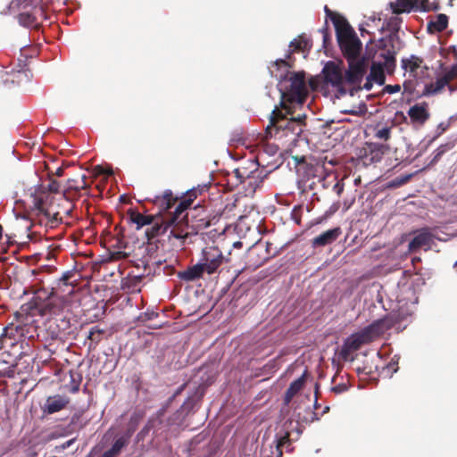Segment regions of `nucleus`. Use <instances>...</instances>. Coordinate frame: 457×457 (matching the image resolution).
I'll return each mask as SVG.
<instances>
[{
	"mask_svg": "<svg viewBox=\"0 0 457 457\" xmlns=\"http://www.w3.org/2000/svg\"><path fill=\"white\" fill-rule=\"evenodd\" d=\"M448 26V17L444 13L436 16L428 23L427 29L429 33H438L444 31Z\"/></svg>",
	"mask_w": 457,
	"mask_h": 457,
	"instance_id": "nucleus-29",
	"label": "nucleus"
},
{
	"mask_svg": "<svg viewBox=\"0 0 457 457\" xmlns=\"http://www.w3.org/2000/svg\"><path fill=\"white\" fill-rule=\"evenodd\" d=\"M308 375V371L305 370L303 375L298 378L297 379L294 380L287 389L284 396V403L285 404H289V403L292 401L293 397L303 389L306 377Z\"/></svg>",
	"mask_w": 457,
	"mask_h": 457,
	"instance_id": "nucleus-27",
	"label": "nucleus"
},
{
	"mask_svg": "<svg viewBox=\"0 0 457 457\" xmlns=\"http://www.w3.org/2000/svg\"><path fill=\"white\" fill-rule=\"evenodd\" d=\"M186 193L181 196H175L170 189H166L163 191L162 195H155L152 200V203L158 208L159 213L158 215H163L164 217H168L170 213V210L176 204H179L182 198L185 196Z\"/></svg>",
	"mask_w": 457,
	"mask_h": 457,
	"instance_id": "nucleus-14",
	"label": "nucleus"
},
{
	"mask_svg": "<svg viewBox=\"0 0 457 457\" xmlns=\"http://www.w3.org/2000/svg\"><path fill=\"white\" fill-rule=\"evenodd\" d=\"M449 85L446 79L443 76L436 79L435 82H431L425 86L423 90V96H433L439 94L445 88V86Z\"/></svg>",
	"mask_w": 457,
	"mask_h": 457,
	"instance_id": "nucleus-31",
	"label": "nucleus"
},
{
	"mask_svg": "<svg viewBox=\"0 0 457 457\" xmlns=\"http://www.w3.org/2000/svg\"><path fill=\"white\" fill-rule=\"evenodd\" d=\"M432 242V234L428 228H422L409 243L411 251L418 250L423 246L429 245Z\"/></svg>",
	"mask_w": 457,
	"mask_h": 457,
	"instance_id": "nucleus-26",
	"label": "nucleus"
},
{
	"mask_svg": "<svg viewBox=\"0 0 457 457\" xmlns=\"http://www.w3.org/2000/svg\"><path fill=\"white\" fill-rule=\"evenodd\" d=\"M345 341L349 345V347L353 349L354 352L359 350L363 345H366L365 341L361 337V335L358 332L352 334L345 339Z\"/></svg>",
	"mask_w": 457,
	"mask_h": 457,
	"instance_id": "nucleus-36",
	"label": "nucleus"
},
{
	"mask_svg": "<svg viewBox=\"0 0 457 457\" xmlns=\"http://www.w3.org/2000/svg\"><path fill=\"white\" fill-rule=\"evenodd\" d=\"M7 347L5 343L4 342V338L2 337V335H0V350L4 349Z\"/></svg>",
	"mask_w": 457,
	"mask_h": 457,
	"instance_id": "nucleus-55",
	"label": "nucleus"
},
{
	"mask_svg": "<svg viewBox=\"0 0 457 457\" xmlns=\"http://www.w3.org/2000/svg\"><path fill=\"white\" fill-rule=\"evenodd\" d=\"M403 87L406 91L410 90L406 82L403 83Z\"/></svg>",
	"mask_w": 457,
	"mask_h": 457,
	"instance_id": "nucleus-59",
	"label": "nucleus"
},
{
	"mask_svg": "<svg viewBox=\"0 0 457 457\" xmlns=\"http://www.w3.org/2000/svg\"><path fill=\"white\" fill-rule=\"evenodd\" d=\"M26 76V72L25 71H18L15 74V78L20 81L21 79L22 76Z\"/></svg>",
	"mask_w": 457,
	"mask_h": 457,
	"instance_id": "nucleus-53",
	"label": "nucleus"
},
{
	"mask_svg": "<svg viewBox=\"0 0 457 457\" xmlns=\"http://www.w3.org/2000/svg\"><path fill=\"white\" fill-rule=\"evenodd\" d=\"M131 434L132 433L129 430L127 433L118 437L112 444V447L109 450L105 451L99 457L118 456L121 453L122 449L125 448L129 444Z\"/></svg>",
	"mask_w": 457,
	"mask_h": 457,
	"instance_id": "nucleus-25",
	"label": "nucleus"
},
{
	"mask_svg": "<svg viewBox=\"0 0 457 457\" xmlns=\"http://www.w3.org/2000/svg\"><path fill=\"white\" fill-rule=\"evenodd\" d=\"M297 408L295 409L293 416L297 420L298 422H306L308 419L305 416H303L300 411L296 412Z\"/></svg>",
	"mask_w": 457,
	"mask_h": 457,
	"instance_id": "nucleus-48",
	"label": "nucleus"
},
{
	"mask_svg": "<svg viewBox=\"0 0 457 457\" xmlns=\"http://www.w3.org/2000/svg\"><path fill=\"white\" fill-rule=\"evenodd\" d=\"M141 262H142V265L144 266L145 270L149 264L147 262H145V261H141Z\"/></svg>",
	"mask_w": 457,
	"mask_h": 457,
	"instance_id": "nucleus-56",
	"label": "nucleus"
},
{
	"mask_svg": "<svg viewBox=\"0 0 457 457\" xmlns=\"http://www.w3.org/2000/svg\"><path fill=\"white\" fill-rule=\"evenodd\" d=\"M342 234L339 227L328 229L320 235L315 237L312 240V247H322L333 244Z\"/></svg>",
	"mask_w": 457,
	"mask_h": 457,
	"instance_id": "nucleus-21",
	"label": "nucleus"
},
{
	"mask_svg": "<svg viewBox=\"0 0 457 457\" xmlns=\"http://www.w3.org/2000/svg\"><path fill=\"white\" fill-rule=\"evenodd\" d=\"M64 305L65 301L62 297L51 295L46 299H43L37 293L29 302L21 306V310L32 315H58L63 310Z\"/></svg>",
	"mask_w": 457,
	"mask_h": 457,
	"instance_id": "nucleus-4",
	"label": "nucleus"
},
{
	"mask_svg": "<svg viewBox=\"0 0 457 457\" xmlns=\"http://www.w3.org/2000/svg\"><path fill=\"white\" fill-rule=\"evenodd\" d=\"M33 209L37 212L38 216L44 217L47 221L46 225L54 228L62 220L59 211L55 210L53 203H49V195L33 196Z\"/></svg>",
	"mask_w": 457,
	"mask_h": 457,
	"instance_id": "nucleus-8",
	"label": "nucleus"
},
{
	"mask_svg": "<svg viewBox=\"0 0 457 457\" xmlns=\"http://www.w3.org/2000/svg\"><path fill=\"white\" fill-rule=\"evenodd\" d=\"M348 68L345 72V83L354 89L362 87L361 82L369 68V59L361 56L360 59L347 61Z\"/></svg>",
	"mask_w": 457,
	"mask_h": 457,
	"instance_id": "nucleus-7",
	"label": "nucleus"
},
{
	"mask_svg": "<svg viewBox=\"0 0 457 457\" xmlns=\"http://www.w3.org/2000/svg\"><path fill=\"white\" fill-rule=\"evenodd\" d=\"M251 170L245 166H241L234 170L233 173L237 179V184L245 183Z\"/></svg>",
	"mask_w": 457,
	"mask_h": 457,
	"instance_id": "nucleus-37",
	"label": "nucleus"
},
{
	"mask_svg": "<svg viewBox=\"0 0 457 457\" xmlns=\"http://www.w3.org/2000/svg\"><path fill=\"white\" fill-rule=\"evenodd\" d=\"M338 46L346 61L360 59L362 44L349 23L336 30Z\"/></svg>",
	"mask_w": 457,
	"mask_h": 457,
	"instance_id": "nucleus-5",
	"label": "nucleus"
},
{
	"mask_svg": "<svg viewBox=\"0 0 457 457\" xmlns=\"http://www.w3.org/2000/svg\"><path fill=\"white\" fill-rule=\"evenodd\" d=\"M292 67L285 59H278L269 67L271 77L277 78L281 94L280 107L274 108L270 115V123L265 129V138L280 142L283 145L295 143L303 131L305 115L287 118L292 114V104H302L307 96L304 72H291Z\"/></svg>",
	"mask_w": 457,
	"mask_h": 457,
	"instance_id": "nucleus-1",
	"label": "nucleus"
},
{
	"mask_svg": "<svg viewBox=\"0 0 457 457\" xmlns=\"http://www.w3.org/2000/svg\"><path fill=\"white\" fill-rule=\"evenodd\" d=\"M393 126L394 124L392 126L382 125L380 123L377 124L374 128V137L384 141H388L391 138Z\"/></svg>",
	"mask_w": 457,
	"mask_h": 457,
	"instance_id": "nucleus-35",
	"label": "nucleus"
},
{
	"mask_svg": "<svg viewBox=\"0 0 457 457\" xmlns=\"http://www.w3.org/2000/svg\"><path fill=\"white\" fill-rule=\"evenodd\" d=\"M322 73L325 81L331 84L333 87H340L345 85V75L340 67L334 62H328L322 70Z\"/></svg>",
	"mask_w": 457,
	"mask_h": 457,
	"instance_id": "nucleus-17",
	"label": "nucleus"
},
{
	"mask_svg": "<svg viewBox=\"0 0 457 457\" xmlns=\"http://www.w3.org/2000/svg\"><path fill=\"white\" fill-rule=\"evenodd\" d=\"M427 4V0H396V2H390L389 4L392 12L396 15L410 12L413 10L426 11Z\"/></svg>",
	"mask_w": 457,
	"mask_h": 457,
	"instance_id": "nucleus-15",
	"label": "nucleus"
},
{
	"mask_svg": "<svg viewBox=\"0 0 457 457\" xmlns=\"http://www.w3.org/2000/svg\"><path fill=\"white\" fill-rule=\"evenodd\" d=\"M360 30H361V35L362 37L364 36V33H368V31L366 29H364L363 28H361Z\"/></svg>",
	"mask_w": 457,
	"mask_h": 457,
	"instance_id": "nucleus-57",
	"label": "nucleus"
},
{
	"mask_svg": "<svg viewBox=\"0 0 457 457\" xmlns=\"http://www.w3.org/2000/svg\"><path fill=\"white\" fill-rule=\"evenodd\" d=\"M87 180V177L85 174H81L77 178L69 179L63 193L65 198L72 201L83 195H88L90 185Z\"/></svg>",
	"mask_w": 457,
	"mask_h": 457,
	"instance_id": "nucleus-12",
	"label": "nucleus"
},
{
	"mask_svg": "<svg viewBox=\"0 0 457 457\" xmlns=\"http://www.w3.org/2000/svg\"><path fill=\"white\" fill-rule=\"evenodd\" d=\"M396 114H400L403 119H405V117H404V115H403V112H398Z\"/></svg>",
	"mask_w": 457,
	"mask_h": 457,
	"instance_id": "nucleus-61",
	"label": "nucleus"
},
{
	"mask_svg": "<svg viewBox=\"0 0 457 457\" xmlns=\"http://www.w3.org/2000/svg\"><path fill=\"white\" fill-rule=\"evenodd\" d=\"M291 446L290 433L285 432L283 435L277 436L276 439V456L282 457L283 448L287 450Z\"/></svg>",
	"mask_w": 457,
	"mask_h": 457,
	"instance_id": "nucleus-33",
	"label": "nucleus"
},
{
	"mask_svg": "<svg viewBox=\"0 0 457 457\" xmlns=\"http://www.w3.org/2000/svg\"><path fill=\"white\" fill-rule=\"evenodd\" d=\"M224 256L219 247L214 245L205 246L202 251L200 262L208 274H213L223 263Z\"/></svg>",
	"mask_w": 457,
	"mask_h": 457,
	"instance_id": "nucleus-11",
	"label": "nucleus"
},
{
	"mask_svg": "<svg viewBox=\"0 0 457 457\" xmlns=\"http://www.w3.org/2000/svg\"><path fill=\"white\" fill-rule=\"evenodd\" d=\"M401 90V86L399 84L395 85H386L384 88V91L387 94H395Z\"/></svg>",
	"mask_w": 457,
	"mask_h": 457,
	"instance_id": "nucleus-43",
	"label": "nucleus"
},
{
	"mask_svg": "<svg viewBox=\"0 0 457 457\" xmlns=\"http://www.w3.org/2000/svg\"><path fill=\"white\" fill-rule=\"evenodd\" d=\"M411 177H412V174H406L403 176L397 177L392 180L391 184L393 187H401V186L406 184L407 182H409L410 179H411Z\"/></svg>",
	"mask_w": 457,
	"mask_h": 457,
	"instance_id": "nucleus-41",
	"label": "nucleus"
},
{
	"mask_svg": "<svg viewBox=\"0 0 457 457\" xmlns=\"http://www.w3.org/2000/svg\"><path fill=\"white\" fill-rule=\"evenodd\" d=\"M301 206L295 207L292 211V218L295 221L296 224H301Z\"/></svg>",
	"mask_w": 457,
	"mask_h": 457,
	"instance_id": "nucleus-44",
	"label": "nucleus"
},
{
	"mask_svg": "<svg viewBox=\"0 0 457 457\" xmlns=\"http://www.w3.org/2000/svg\"><path fill=\"white\" fill-rule=\"evenodd\" d=\"M49 0H13L12 7L21 9L18 15L19 23L24 27L38 29L41 22L46 19V5Z\"/></svg>",
	"mask_w": 457,
	"mask_h": 457,
	"instance_id": "nucleus-3",
	"label": "nucleus"
},
{
	"mask_svg": "<svg viewBox=\"0 0 457 457\" xmlns=\"http://www.w3.org/2000/svg\"><path fill=\"white\" fill-rule=\"evenodd\" d=\"M320 32L323 36V43L326 46L327 42L329 40V33L328 28H323L320 29Z\"/></svg>",
	"mask_w": 457,
	"mask_h": 457,
	"instance_id": "nucleus-49",
	"label": "nucleus"
},
{
	"mask_svg": "<svg viewBox=\"0 0 457 457\" xmlns=\"http://www.w3.org/2000/svg\"><path fill=\"white\" fill-rule=\"evenodd\" d=\"M402 68L410 73V76L413 78H417L419 75L418 71L420 69H428L426 64H424V60L421 57L411 54L408 58H403L401 61Z\"/></svg>",
	"mask_w": 457,
	"mask_h": 457,
	"instance_id": "nucleus-22",
	"label": "nucleus"
},
{
	"mask_svg": "<svg viewBox=\"0 0 457 457\" xmlns=\"http://www.w3.org/2000/svg\"><path fill=\"white\" fill-rule=\"evenodd\" d=\"M71 442H72V440L68 441V442L63 445V447L65 448V447L70 446V445H71Z\"/></svg>",
	"mask_w": 457,
	"mask_h": 457,
	"instance_id": "nucleus-58",
	"label": "nucleus"
},
{
	"mask_svg": "<svg viewBox=\"0 0 457 457\" xmlns=\"http://www.w3.org/2000/svg\"><path fill=\"white\" fill-rule=\"evenodd\" d=\"M444 79H446L449 84L453 79L457 78V64L453 65L449 70L445 71L442 75Z\"/></svg>",
	"mask_w": 457,
	"mask_h": 457,
	"instance_id": "nucleus-40",
	"label": "nucleus"
},
{
	"mask_svg": "<svg viewBox=\"0 0 457 457\" xmlns=\"http://www.w3.org/2000/svg\"><path fill=\"white\" fill-rule=\"evenodd\" d=\"M447 52L449 54H452L453 59L457 61V47L455 46H450L447 48Z\"/></svg>",
	"mask_w": 457,
	"mask_h": 457,
	"instance_id": "nucleus-50",
	"label": "nucleus"
},
{
	"mask_svg": "<svg viewBox=\"0 0 457 457\" xmlns=\"http://www.w3.org/2000/svg\"><path fill=\"white\" fill-rule=\"evenodd\" d=\"M251 174L247 177L245 183H246V190L254 193L258 188L262 186L264 179L268 177L270 171H266L264 169H254L250 171Z\"/></svg>",
	"mask_w": 457,
	"mask_h": 457,
	"instance_id": "nucleus-23",
	"label": "nucleus"
},
{
	"mask_svg": "<svg viewBox=\"0 0 457 457\" xmlns=\"http://www.w3.org/2000/svg\"><path fill=\"white\" fill-rule=\"evenodd\" d=\"M408 115L411 123L423 125L429 118L430 113L427 103H420L410 107Z\"/></svg>",
	"mask_w": 457,
	"mask_h": 457,
	"instance_id": "nucleus-18",
	"label": "nucleus"
},
{
	"mask_svg": "<svg viewBox=\"0 0 457 457\" xmlns=\"http://www.w3.org/2000/svg\"><path fill=\"white\" fill-rule=\"evenodd\" d=\"M353 352H354L353 349H351L349 347V345L347 344V342L345 340L343 345H342V346H341V349L338 352V356L344 361H349V360H353V358H351V354Z\"/></svg>",
	"mask_w": 457,
	"mask_h": 457,
	"instance_id": "nucleus-38",
	"label": "nucleus"
},
{
	"mask_svg": "<svg viewBox=\"0 0 457 457\" xmlns=\"http://www.w3.org/2000/svg\"><path fill=\"white\" fill-rule=\"evenodd\" d=\"M149 428L147 427L144 428L138 434H137V437H142L144 436L147 432H148Z\"/></svg>",
	"mask_w": 457,
	"mask_h": 457,
	"instance_id": "nucleus-54",
	"label": "nucleus"
},
{
	"mask_svg": "<svg viewBox=\"0 0 457 457\" xmlns=\"http://www.w3.org/2000/svg\"><path fill=\"white\" fill-rule=\"evenodd\" d=\"M348 389V386L345 383H339L332 387V391L336 394H341L345 392Z\"/></svg>",
	"mask_w": 457,
	"mask_h": 457,
	"instance_id": "nucleus-45",
	"label": "nucleus"
},
{
	"mask_svg": "<svg viewBox=\"0 0 457 457\" xmlns=\"http://www.w3.org/2000/svg\"><path fill=\"white\" fill-rule=\"evenodd\" d=\"M69 403V397L61 395H55L47 397L42 409L44 413L53 414L65 409Z\"/></svg>",
	"mask_w": 457,
	"mask_h": 457,
	"instance_id": "nucleus-19",
	"label": "nucleus"
},
{
	"mask_svg": "<svg viewBox=\"0 0 457 457\" xmlns=\"http://www.w3.org/2000/svg\"><path fill=\"white\" fill-rule=\"evenodd\" d=\"M324 11L326 12L327 18H329L333 22L336 30L349 23L344 16L331 11L327 5L325 6Z\"/></svg>",
	"mask_w": 457,
	"mask_h": 457,
	"instance_id": "nucleus-34",
	"label": "nucleus"
},
{
	"mask_svg": "<svg viewBox=\"0 0 457 457\" xmlns=\"http://www.w3.org/2000/svg\"><path fill=\"white\" fill-rule=\"evenodd\" d=\"M389 145L366 142L364 145L360 149L358 157L362 161L365 165L378 162L382 160L384 154L388 152Z\"/></svg>",
	"mask_w": 457,
	"mask_h": 457,
	"instance_id": "nucleus-9",
	"label": "nucleus"
},
{
	"mask_svg": "<svg viewBox=\"0 0 457 457\" xmlns=\"http://www.w3.org/2000/svg\"><path fill=\"white\" fill-rule=\"evenodd\" d=\"M145 274H142V275L137 276V278L138 279H141V278H142L143 277H145Z\"/></svg>",
	"mask_w": 457,
	"mask_h": 457,
	"instance_id": "nucleus-60",
	"label": "nucleus"
},
{
	"mask_svg": "<svg viewBox=\"0 0 457 457\" xmlns=\"http://www.w3.org/2000/svg\"><path fill=\"white\" fill-rule=\"evenodd\" d=\"M384 58V62H373L369 75L366 77L365 82L362 85L363 89L368 91L371 90L373 83L384 85L386 81L385 68L389 70L395 66V52L387 50L386 54H381Z\"/></svg>",
	"mask_w": 457,
	"mask_h": 457,
	"instance_id": "nucleus-6",
	"label": "nucleus"
},
{
	"mask_svg": "<svg viewBox=\"0 0 457 457\" xmlns=\"http://www.w3.org/2000/svg\"><path fill=\"white\" fill-rule=\"evenodd\" d=\"M312 46V41L307 38L304 35L299 36L297 38L292 40L289 44L288 54L286 55V61L289 63L290 62H294L292 60V54L295 53H308Z\"/></svg>",
	"mask_w": 457,
	"mask_h": 457,
	"instance_id": "nucleus-20",
	"label": "nucleus"
},
{
	"mask_svg": "<svg viewBox=\"0 0 457 457\" xmlns=\"http://www.w3.org/2000/svg\"><path fill=\"white\" fill-rule=\"evenodd\" d=\"M60 185L57 181L52 180L48 185V190L52 193H57L59 191Z\"/></svg>",
	"mask_w": 457,
	"mask_h": 457,
	"instance_id": "nucleus-46",
	"label": "nucleus"
},
{
	"mask_svg": "<svg viewBox=\"0 0 457 457\" xmlns=\"http://www.w3.org/2000/svg\"><path fill=\"white\" fill-rule=\"evenodd\" d=\"M450 149L448 145H441L438 148H436L433 153V158L430 162V164L436 163L442 157V155Z\"/></svg>",
	"mask_w": 457,
	"mask_h": 457,
	"instance_id": "nucleus-39",
	"label": "nucleus"
},
{
	"mask_svg": "<svg viewBox=\"0 0 457 457\" xmlns=\"http://www.w3.org/2000/svg\"><path fill=\"white\" fill-rule=\"evenodd\" d=\"M453 267L457 268V261L454 262Z\"/></svg>",
	"mask_w": 457,
	"mask_h": 457,
	"instance_id": "nucleus-63",
	"label": "nucleus"
},
{
	"mask_svg": "<svg viewBox=\"0 0 457 457\" xmlns=\"http://www.w3.org/2000/svg\"><path fill=\"white\" fill-rule=\"evenodd\" d=\"M106 330L101 328L99 326H94L90 328L87 339L89 340L88 349L94 350L98 344L103 340L104 335Z\"/></svg>",
	"mask_w": 457,
	"mask_h": 457,
	"instance_id": "nucleus-30",
	"label": "nucleus"
},
{
	"mask_svg": "<svg viewBox=\"0 0 457 457\" xmlns=\"http://www.w3.org/2000/svg\"><path fill=\"white\" fill-rule=\"evenodd\" d=\"M271 246L272 244L269 242H259L253 245L246 255L249 267L257 269L265 263L272 256Z\"/></svg>",
	"mask_w": 457,
	"mask_h": 457,
	"instance_id": "nucleus-10",
	"label": "nucleus"
},
{
	"mask_svg": "<svg viewBox=\"0 0 457 457\" xmlns=\"http://www.w3.org/2000/svg\"><path fill=\"white\" fill-rule=\"evenodd\" d=\"M128 214L131 222L137 225V229L148 226L154 221V216L152 214H143L136 210L129 209Z\"/></svg>",
	"mask_w": 457,
	"mask_h": 457,
	"instance_id": "nucleus-28",
	"label": "nucleus"
},
{
	"mask_svg": "<svg viewBox=\"0 0 457 457\" xmlns=\"http://www.w3.org/2000/svg\"><path fill=\"white\" fill-rule=\"evenodd\" d=\"M199 193L200 190L197 188H192L187 191L185 196L175 207L173 213H170L168 217L158 214L155 215L154 221L148 225L149 228L145 230L147 239L151 240L163 235L169 228H172L170 237L182 239L184 242L189 235V233L186 231L187 228V210L196 199Z\"/></svg>",
	"mask_w": 457,
	"mask_h": 457,
	"instance_id": "nucleus-2",
	"label": "nucleus"
},
{
	"mask_svg": "<svg viewBox=\"0 0 457 457\" xmlns=\"http://www.w3.org/2000/svg\"><path fill=\"white\" fill-rule=\"evenodd\" d=\"M398 360H395V356L385 366L383 369H386L388 372L395 373L398 370Z\"/></svg>",
	"mask_w": 457,
	"mask_h": 457,
	"instance_id": "nucleus-42",
	"label": "nucleus"
},
{
	"mask_svg": "<svg viewBox=\"0 0 457 457\" xmlns=\"http://www.w3.org/2000/svg\"><path fill=\"white\" fill-rule=\"evenodd\" d=\"M27 328L24 325L10 323L3 328L1 333L6 346H14L18 341L25 337Z\"/></svg>",
	"mask_w": 457,
	"mask_h": 457,
	"instance_id": "nucleus-16",
	"label": "nucleus"
},
{
	"mask_svg": "<svg viewBox=\"0 0 457 457\" xmlns=\"http://www.w3.org/2000/svg\"><path fill=\"white\" fill-rule=\"evenodd\" d=\"M393 325L394 324L390 319H380L363 328L358 333L365 343L369 344L390 329Z\"/></svg>",
	"mask_w": 457,
	"mask_h": 457,
	"instance_id": "nucleus-13",
	"label": "nucleus"
},
{
	"mask_svg": "<svg viewBox=\"0 0 457 457\" xmlns=\"http://www.w3.org/2000/svg\"><path fill=\"white\" fill-rule=\"evenodd\" d=\"M71 380H72L73 385L70 391L74 394V393H77L79 389V384L81 381V378L79 377L78 381H75L74 378H71Z\"/></svg>",
	"mask_w": 457,
	"mask_h": 457,
	"instance_id": "nucleus-47",
	"label": "nucleus"
},
{
	"mask_svg": "<svg viewBox=\"0 0 457 457\" xmlns=\"http://www.w3.org/2000/svg\"><path fill=\"white\" fill-rule=\"evenodd\" d=\"M184 386H181V388L179 390L177 391L176 395L177 394H179V392L183 389Z\"/></svg>",
	"mask_w": 457,
	"mask_h": 457,
	"instance_id": "nucleus-62",
	"label": "nucleus"
},
{
	"mask_svg": "<svg viewBox=\"0 0 457 457\" xmlns=\"http://www.w3.org/2000/svg\"><path fill=\"white\" fill-rule=\"evenodd\" d=\"M401 23V18L397 16H392L386 21V24H384L383 29L390 31V35L388 37L390 41L394 40L395 37H397V33L400 30Z\"/></svg>",
	"mask_w": 457,
	"mask_h": 457,
	"instance_id": "nucleus-32",
	"label": "nucleus"
},
{
	"mask_svg": "<svg viewBox=\"0 0 457 457\" xmlns=\"http://www.w3.org/2000/svg\"><path fill=\"white\" fill-rule=\"evenodd\" d=\"M54 174L57 176V177H61L63 175V168L62 167H58L55 171H54Z\"/></svg>",
	"mask_w": 457,
	"mask_h": 457,
	"instance_id": "nucleus-52",
	"label": "nucleus"
},
{
	"mask_svg": "<svg viewBox=\"0 0 457 457\" xmlns=\"http://www.w3.org/2000/svg\"><path fill=\"white\" fill-rule=\"evenodd\" d=\"M206 272L201 262L187 267L185 270L178 272V278L183 281L191 282L203 278Z\"/></svg>",
	"mask_w": 457,
	"mask_h": 457,
	"instance_id": "nucleus-24",
	"label": "nucleus"
},
{
	"mask_svg": "<svg viewBox=\"0 0 457 457\" xmlns=\"http://www.w3.org/2000/svg\"><path fill=\"white\" fill-rule=\"evenodd\" d=\"M333 188L337 192V194L340 195L344 191V185L337 182V184H335Z\"/></svg>",
	"mask_w": 457,
	"mask_h": 457,
	"instance_id": "nucleus-51",
	"label": "nucleus"
}]
</instances>
